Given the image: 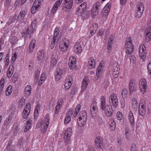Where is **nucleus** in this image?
<instances>
[{
  "instance_id": "nucleus-1",
  "label": "nucleus",
  "mask_w": 151,
  "mask_h": 151,
  "mask_svg": "<svg viewBox=\"0 0 151 151\" xmlns=\"http://www.w3.org/2000/svg\"><path fill=\"white\" fill-rule=\"evenodd\" d=\"M78 123L80 127L83 126L87 120V115L86 111H82L80 112L78 116Z\"/></svg>"
},
{
  "instance_id": "nucleus-2",
  "label": "nucleus",
  "mask_w": 151,
  "mask_h": 151,
  "mask_svg": "<svg viewBox=\"0 0 151 151\" xmlns=\"http://www.w3.org/2000/svg\"><path fill=\"white\" fill-rule=\"evenodd\" d=\"M144 9V6L142 3L138 4L136 9L134 16L137 18L140 17L142 14Z\"/></svg>"
},
{
  "instance_id": "nucleus-3",
  "label": "nucleus",
  "mask_w": 151,
  "mask_h": 151,
  "mask_svg": "<svg viewBox=\"0 0 151 151\" xmlns=\"http://www.w3.org/2000/svg\"><path fill=\"white\" fill-rule=\"evenodd\" d=\"M72 129L70 127L68 128L66 131L64 136L65 139V145L70 144V137L71 136Z\"/></svg>"
},
{
  "instance_id": "nucleus-4",
  "label": "nucleus",
  "mask_w": 151,
  "mask_h": 151,
  "mask_svg": "<svg viewBox=\"0 0 151 151\" xmlns=\"http://www.w3.org/2000/svg\"><path fill=\"white\" fill-rule=\"evenodd\" d=\"M50 118L48 115H46L42 122H40V125L42 128V131L43 132H45L48 127L49 124Z\"/></svg>"
},
{
  "instance_id": "nucleus-5",
  "label": "nucleus",
  "mask_w": 151,
  "mask_h": 151,
  "mask_svg": "<svg viewBox=\"0 0 151 151\" xmlns=\"http://www.w3.org/2000/svg\"><path fill=\"white\" fill-rule=\"evenodd\" d=\"M109 102L110 105L116 107L119 103L117 96L115 94L110 95L109 99Z\"/></svg>"
},
{
  "instance_id": "nucleus-6",
  "label": "nucleus",
  "mask_w": 151,
  "mask_h": 151,
  "mask_svg": "<svg viewBox=\"0 0 151 151\" xmlns=\"http://www.w3.org/2000/svg\"><path fill=\"white\" fill-rule=\"evenodd\" d=\"M73 4V0H63V10L68 12L67 9L70 10L72 8Z\"/></svg>"
},
{
  "instance_id": "nucleus-7",
  "label": "nucleus",
  "mask_w": 151,
  "mask_h": 151,
  "mask_svg": "<svg viewBox=\"0 0 151 151\" xmlns=\"http://www.w3.org/2000/svg\"><path fill=\"white\" fill-rule=\"evenodd\" d=\"M142 44L139 48V55L140 58L142 59H145L146 57L147 51L145 46V43Z\"/></svg>"
},
{
  "instance_id": "nucleus-8",
  "label": "nucleus",
  "mask_w": 151,
  "mask_h": 151,
  "mask_svg": "<svg viewBox=\"0 0 151 151\" xmlns=\"http://www.w3.org/2000/svg\"><path fill=\"white\" fill-rule=\"evenodd\" d=\"M96 147L102 149L104 147L103 138L101 136H97L95 140Z\"/></svg>"
},
{
  "instance_id": "nucleus-9",
  "label": "nucleus",
  "mask_w": 151,
  "mask_h": 151,
  "mask_svg": "<svg viewBox=\"0 0 151 151\" xmlns=\"http://www.w3.org/2000/svg\"><path fill=\"white\" fill-rule=\"evenodd\" d=\"M129 92L132 94L136 91L137 86L136 82L133 79H131L129 81Z\"/></svg>"
},
{
  "instance_id": "nucleus-10",
  "label": "nucleus",
  "mask_w": 151,
  "mask_h": 151,
  "mask_svg": "<svg viewBox=\"0 0 151 151\" xmlns=\"http://www.w3.org/2000/svg\"><path fill=\"white\" fill-rule=\"evenodd\" d=\"M69 42L66 39H64L60 45V47L61 51L65 52L67 51L69 47Z\"/></svg>"
},
{
  "instance_id": "nucleus-11",
  "label": "nucleus",
  "mask_w": 151,
  "mask_h": 151,
  "mask_svg": "<svg viewBox=\"0 0 151 151\" xmlns=\"http://www.w3.org/2000/svg\"><path fill=\"white\" fill-rule=\"evenodd\" d=\"M30 109L31 104L29 103H27L22 114V116L24 119L28 118L30 112Z\"/></svg>"
},
{
  "instance_id": "nucleus-12",
  "label": "nucleus",
  "mask_w": 151,
  "mask_h": 151,
  "mask_svg": "<svg viewBox=\"0 0 151 151\" xmlns=\"http://www.w3.org/2000/svg\"><path fill=\"white\" fill-rule=\"evenodd\" d=\"M33 32V28L29 27L25 31L22 33V37L25 39L30 38L31 37V35Z\"/></svg>"
},
{
  "instance_id": "nucleus-13",
  "label": "nucleus",
  "mask_w": 151,
  "mask_h": 151,
  "mask_svg": "<svg viewBox=\"0 0 151 151\" xmlns=\"http://www.w3.org/2000/svg\"><path fill=\"white\" fill-rule=\"evenodd\" d=\"M65 72L64 69H60L59 68H57L55 71V75L56 81L60 80L62 78V76Z\"/></svg>"
},
{
  "instance_id": "nucleus-14",
  "label": "nucleus",
  "mask_w": 151,
  "mask_h": 151,
  "mask_svg": "<svg viewBox=\"0 0 151 151\" xmlns=\"http://www.w3.org/2000/svg\"><path fill=\"white\" fill-rule=\"evenodd\" d=\"M100 99L101 101L100 108L103 110H106L110 105L106 104V99L104 96H101Z\"/></svg>"
},
{
  "instance_id": "nucleus-15",
  "label": "nucleus",
  "mask_w": 151,
  "mask_h": 151,
  "mask_svg": "<svg viewBox=\"0 0 151 151\" xmlns=\"http://www.w3.org/2000/svg\"><path fill=\"white\" fill-rule=\"evenodd\" d=\"M139 84L141 92L144 94L146 91L147 87V82L146 80L145 79H141Z\"/></svg>"
},
{
  "instance_id": "nucleus-16",
  "label": "nucleus",
  "mask_w": 151,
  "mask_h": 151,
  "mask_svg": "<svg viewBox=\"0 0 151 151\" xmlns=\"http://www.w3.org/2000/svg\"><path fill=\"white\" fill-rule=\"evenodd\" d=\"M76 58L73 56L69 58L68 65L70 70H73L76 66Z\"/></svg>"
},
{
  "instance_id": "nucleus-17",
  "label": "nucleus",
  "mask_w": 151,
  "mask_h": 151,
  "mask_svg": "<svg viewBox=\"0 0 151 151\" xmlns=\"http://www.w3.org/2000/svg\"><path fill=\"white\" fill-rule=\"evenodd\" d=\"M111 7L110 4H107L104 7L101 11V14L104 17H106L109 14Z\"/></svg>"
},
{
  "instance_id": "nucleus-18",
  "label": "nucleus",
  "mask_w": 151,
  "mask_h": 151,
  "mask_svg": "<svg viewBox=\"0 0 151 151\" xmlns=\"http://www.w3.org/2000/svg\"><path fill=\"white\" fill-rule=\"evenodd\" d=\"M103 73L104 68H101L100 67H98L96 70V74L97 78H95V81H98L102 77Z\"/></svg>"
},
{
  "instance_id": "nucleus-19",
  "label": "nucleus",
  "mask_w": 151,
  "mask_h": 151,
  "mask_svg": "<svg viewBox=\"0 0 151 151\" xmlns=\"http://www.w3.org/2000/svg\"><path fill=\"white\" fill-rule=\"evenodd\" d=\"M74 52L77 54L81 53L82 50V47L80 43H76L74 48Z\"/></svg>"
},
{
  "instance_id": "nucleus-20",
  "label": "nucleus",
  "mask_w": 151,
  "mask_h": 151,
  "mask_svg": "<svg viewBox=\"0 0 151 151\" xmlns=\"http://www.w3.org/2000/svg\"><path fill=\"white\" fill-rule=\"evenodd\" d=\"M97 102L96 99H94L91 104L90 107V111L91 114L94 113V112L97 110Z\"/></svg>"
},
{
  "instance_id": "nucleus-21",
  "label": "nucleus",
  "mask_w": 151,
  "mask_h": 151,
  "mask_svg": "<svg viewBox=\"0 0 151 151\" xmlns=\"http://www.w3.org/2000/svg\"><path fill=\"white\" fill-rule=\"evenodd\" d=\"M128 119L130 124L133 125L134 124V118L133 114L132 112L129 111L127 116Z\"/></svg>"
},
{
  "instance_id": "nucleus-22",
  "label": "nucleus",
  "mask_w": 151,
  "mask_h": 151,
  "mask_svg": "<svg viewBox=\"0 0 151 151\" xmlns=\"http://www.w3.org/2000/svg\"><path fill=\"white\" fill-rule=\"evenodd\" d=\"M58 60L57 57L55 55H53L50 60V65L51 68H53L56 65Z\"/></svg>"
},
{
  "instance_id": "nucleus-23",
  "label": "nucleus",
  "mask_w": 151,
  "mask_h": 151,
  "mask_svg": "<svg viewBox=\"0 0 151 151\" xmlns=\"http://www.w3.org/2000/svg\"><path fill=\"white\" fill-rule=\"evenodd\" d=\"M133 51V46L131 47L128 46H125V52L126 54L125 58L127 59L129 58L128 55L131 54Z\"/></svg>"
},
{
  "instance_id": "nucleus-24",
  "label": "nucleus",
  "mask_w": 151,
  "mask_h": 151,
  "mask_svg": "<svg viewBox=\"0 0 151 151\" xmlns=\"http://www.w3.org/2000/svg\"><path fill=\"white\" fill-rule=\"evenodd\" d=\"M87 3L86 2H84L82 3L77 9V11L78 12L80 11V12L84 13L85 11L86 8Z\"/></svg>"
},
{
  "instance_id": "nucleus-25",
  "label": "nucleus",
  "mask_w": 151,
  "mask_h": 151,
  "mask_svg": "<svg viewBox=\"0 0 151 151\" xmlns=\"http://www.w3.org/2000/svg\"><path fill=\"white\" fill-rule=\"evenodd\" d=\"M89 82V80L88 78L85 77L84 78L82 86V91H84L86 89Z\"/></svg>"
},
{
  "instance_id": "nucleus-26",
  "label": "nucleus",
  "mask_w": 151,
  "mask_h": 151,
  "mask_svg": "<svg viewBox=\"0 0 151 151\" xmlns=\"http://www.w3.org/2000/svg\"><path fill=\"white\" fill-rule=\"evenodd\" d=\"M59 29L58 28H55L54 32V35L53 39L55 40L54 42H58L59 40Z\"/></svg>"
},
{
  "instance_id": "nucleus-27",
  "label": "nucleus",
  "mask_w": 151,
  "mask_h": 151,
  "mask_svg": "<svg viewBox=\"0 0 151 151\" xmlns=\"http://www.w3.org/2000/svg\"><path fill=\"white\" fill-rule=\"evenodd\" d=\"M105 112L106 116L110 117L112 116V114L113 113V110L111 106H109L107 109L104 110Z\"/></svg>"
},
{
  "instance_id": "nucleus-28",
  "label": "nucleus",
  "mask_w": 151,
  "mask_h": 151,
  "mask_svg": "<svg viewBox=\"0 0 151 151\" xmlns=\"http://www.w3.org/2000/svg\"><path fill=\"white\" fill-rule=\"evenodd\" d=\"M112 73L114 77L115 78H117L118 76L119 73V69L117 66H114L112 69Z\"/></svg>"
},
{
  "instance_id": "nucleus-29",
  "label": "nucleus",
  "mask_w": 151,
  "mask_h": 151,
  "mask_svg": "<svg viewBox=\"0 0 151 151\" xmlns=\"http://www.w3.org/2000/svg\"><path fill=\"white\" fill-rule=\"evenodd\" d=\"M88 63H89L88 68L89 69H91L95 68V61L93 57H91L89 58Z\"/></svg>"
},
{
  "instance_id": "nucleus-30",
  "label": "nucleus",
  "mask_w": 151,
  "mask_h": 151,
  "mask_svg": "<svg viewBox=\"0 0 151 151\" xmlns=\"http://www.w3.org/2000/svg\"><path fill=\"white\" fill-rule=\"evenodd\" d=\"M36 43V41L34 39H32L31 41L29 46V52H32L34 50Z\"/></svg>"
},
{
  "instance_id": "nucleus-31",
  "label": "nucleus",
  "mask_w": 151,
  "mask_h": 151,
  "mask_svg": "<svg viewBox=\"0 0 151 151\" xmlns=\"http://www.w3.org/2000/svg\"><path fill=\"white\" fill-rule=\"evenodd\" d=\"M14 70V67L13 66H10L6 72L7 75L9 78L12 77Z\"/></svg>"
},
{
  "instance_id": "nucleus-32",
  "label": "nucleus",
  "mask_w": 151,
  "mask_h": 151,
  "mask_svg": "<svg viewBox=\"0 0 151 151\" xmlns=\"http://www.w3.org/2000/svg\"><path fill=\"white\" fill-rule=\"evenodd\" d=\"M145 106L144 105H141V107H139V115L142 116H143L145 113Z\"/></svg>"
},
{
  "instance_id": "nucleus-33",
  "label": "nucleus",
  "mask_w": 151,
  "mask_h": 151,
  "mask_svg": "<svg viewBox=\"0 0 151 151\" xmlns=\"http://www.w3.org/2000/svg\"><path fill=\"white\" fill-rule=\"evenodd\" d=\"M32 90L31 86L30 85H27V86L24 89V92L25 95L27 96H29L30 95Z\"/></svg>"
},
{
  "instance_id": "nucleus-34",
  "label": "nucleus",
  "mask_w": 151,
  "mask_h": 151,
  "mask_svg": "<svg viewBox=\"0 0 151 151\" xmlns=\"http://www.w3.org/2000/svg\"><path fill=\"white\" fill-rule=\"evenodd\" d=\"M110 125V129L111 131H114L115 128L116 123L114 120L111 119L109 122Z\"/></svg>"
},
{
  "instance_id": "nucleus-35",
  "label": "nucleus",
  "mask_w": 151,
  "mask_h": 151,
  "mask_svg": "<svg viewBox=\"0 0 151 151\" xmlns=\"http://www.w3.org/2000/svg\"><path fill=\"white\" fill-rule=\"evenodd\" d=\"M12 118V116L10 115H9V116L6 118L4 124V126H6V128L7 127L8 124L11 122Z\"/></svg>"
},
{
  "instance_id": "nucleus-36",
  "label": "nucleus",
  "mask_w": 151,
  "mask_h": 151,
  "mask_svg": "<svg viewBox=\"0 0 151 151\" xmlns=\"http://www.w3.org/2000/svg\"><path fill=\"white\" fill-rule=\"evenodd\" d=\"M26 12L24 11H22L19 13L17 17V19L19 21H21L24 17L26 15Z\"/></svg>"
},
{
  "instance_id": "nucleus-37",
  "label": "nucleus",
  "mask_w": 151,
  "mask_h": 151,
  "mask_svg": "<svg viewBox=\"0 0 151 151\" xmlns=\"http://www.w3.org/2000/svg\"><path fill=\"white\" fill-rule=\"evenodd\" d=\"M145 42L148 43L151 40V32L150 33L145 32Z\"/></svg>"
},
{
  "instance_id": "nucleus-38",
  "label": "nucleus",
  "mask_w": 151,
  "mask_h": 151,
  "mask_svg": "<svg viewBox=\"0 0 151 151\" xmlns=\"http://www.w3.org/2000/svg\"><path fill=\"white\" fill-rule=\"evenodd\" d=\"M138 105V103L137 101V100L135 98H133L132 99V108L134 109H137Z\"/></svg>"
},
{
  "instance_id": "nucleus-39",
  "label": "nucleus",
  "mask_w": 151,
  "mask_h": 151,
  "mask_svg": "<svg viewBox=\"0 0 151 151\" xmlns=\"http://www.w3.org/2000/svg\"><path fill=\"white\" fill-rule=\"evenodd\" d=\"M114 39V37L112 36H111L109 38L108 42L107 45V49L108 50H110L112 47V41Z\"/></svg>"
},
{
  "instance_id": "nucleus-40",
  "label": "nucleus",
  "mask_w": 151,
  "mask_h": 151,
  "mask_svg": "<svg viewBox=\"0 0 151 151\" xmlns=\"http://www.w3.org/2000/svg\"><path fill=\"white\" fill-rule=\"evenodd\" d=\"M12 87L9 86L6 91L5 94L7 96H9L11 93L12 92Z\"/></svg>"
},
{
  "instance_id": "nucleus-41",
  "label": "nucleus",
  "mask_w": 151,
  "mask_h": 151,
  "mask_svg": "<svg viewBox=\"0 0 151 151\" xmlns=\"http://www.w3.org/2000/svg\"><path fill=\"white\" fill-rule=\"evenodd\" d=\"M131 38L130 37H128L127 40L126 45L125 46H128L131 47L133 46V45L131 42Z\"/></svg>"
},
{
  "instance_id": "nucleus-42",
  "label": "nucleus",
  "mask_w": 151,
  "mask_h": 151,
  "mask_svg": "<svg viewBox=\"0 0 151 151\" xmlns=\"http://www.w3.org/2000/svg\"><path fill=\"white\" fill-rule=\"evenodd\" d=\"M32 121V118H29L27 122L25 127L28 128L30 129L31 125V123Z\"/></svg>"
},
{
  "instance_id": "nucleus-43",
  "label": "nucleus",
  "mask_w": 151,
  "mask_h": 151,
  "mask_svg": "<svg viewBox=\"0 0 151 151\" xmlns=\"http://www.w3.org/2000/svg\"><path fill=\"white\" fill-rule=\"evenodd\" d=\"M62 107V105L59 103H57V105L56 106L55 109V113L56 114L58 113L59 111V109H60Z\"/></svg>"
},
{
  "instance_id": "nucleus-44",
  "label": "nucleus",
  "mask_w": 151,
  "mask_h": 151,
  "mask_svg": "<svg viewBox=\"0 0 151 151\" xmlns=\"http://www.w3.org/2000/svg\"><path fill=\"white\" fill-rule=\"evenodd\" d=\"M4 78L1 79L0 81V92H1L3 88L4 83Z\"/></svg>"
},
{
  "instance_id": "nucleus-45",
  "label": "nucleus",
  "mask_w": 151,
  "mask_h": 151,
  "mask_svg": "<svg viewBox=\"0 0 151 151\" xmlns=\"http://www.w3.org/2000/svg\"><path fill=\"white\" fill-rule=\"evenodd\" d=\"M99 12L94 9V6H93L91 10V14L92 16L93 15L95 17L98 15Z\"/></svg>"
},
{
  "instance_id": "nucleus-46",
  "label": "nucleus",
  "mask_w": 151,
  "mask_h": 151,
  "mask_svg": "<svg viewBox=\"0 0 151 151\" xmlns=\"http://www.w3.org/2000/svg\"><path fill=\"white\" fill-rule=\"evenodd\" d=\"M5 64V66L7 67L9 63V54H6L4 61Z\"/></svg>"
},
{
  "instance_id": "nucleus-47",
  "label": "nucleus",
  "mask_w": 151,
  "mask_h": 151,
  "mask_svg": "<svg viewBox=\"0 0 151 151\" xmlns=\"http://www.w3.org/2000/svg\"><path fill=\"white\" fill-rule=\"evenodd\" d=\"M45 53L44 50L39 51L37 53V55L39 56H40V57L44 58L45 57Z\"/></svg>"
},
{
  "instance_id": "nucleus-48",
  "label": "nucleus",
  "mask_w": 151,
  "mask_h": 151,
  "mask_svg": "<svg viewBox=\"0 0 151 151\" xmlns=\"http://www.w3.org/2000/svg\"><path fill=\"white\" fill-rule=\"evenodd\" d=\"M73 81V78L71 76H68L66 78L65 82L66 83L72 84Z\"/></svg>"
},
{
  "instance_id": "nucleus-49",
  "label": "nucleus",
  "mask_w": 151,
  "mask_h": 151,
  "mask_svg": "<svg viewBox=\"0 0 151 151\" xmlns=\"http://www.w3.org/2000/svg\"><path fill=\"white\" fill-rule=\"evenodd\" d=\"M125 136L127 140L129 139V131L128 128H127L125 129Z\"/></svg>"
},
{
  "instance_id": "nucleus-50",
  "label": "nucleus",
  "mask_w": 151,
  "mask_h": 151,
  "mask_svg": "<svg viewBox=\"0 0 151 151\" xmlns=\"http://www.w3.org/2000/svg\"><path fill=\"white\" fill-rule=\"evenodd\" d=\"M98 28V24L96 23H94L92 24L90 28V30L93 29L97 30Z\"/></svg>"
},
{
  "instance_id": "nucleus-51",
  "label": "nucleus",
  "mask_w": 151,
  "mask_h": 151,
  "mask_svg": "<svg viewBox=\"0 0 151 151\" xmlns=\"http://www.w3.org/2000/svg\"><path fill=\"white\" fill-rule=\"evenodd\" d=\"M117 118L119 120H121L122 119L123 115L122 113L120 111H118L117 112L116 114Z\"/></svg>"
},
{
  "instance_id": "nucleus-52",
  "label": "nucleus",
  "mask_w": 151,
  "mask_h": 151,
  "mask_svg": "<svg viewBox=\"0 0 151 151\" xmlns=\"http://www.w3.org/2000/svg\"><path fill=\"white\" fill-rule=\"evenodd\" d=\"M46 76L45 74V73H43L41 76L40 80L41 82H43L46 79Z\"/></svg>"
},
{
  "instance_id": "nucleus-53",
  "label": "nucleus",
  "mask_w": 151,
  "mask_h": 151,
  "mask_svg": "<svg viewBox=\"0 0 151 151\" xmlns=\"http://www.w3.org/2000/svg\"><path fill=\"white\" fill-rule=\"evenodd\" d=\"M70 116L67 115L64 119V122L65 124H68L70 121Z\"/></svg>"
},
{
  "instance_id": "nucleus-54",
  "label": "nucleus",
  "mask_w": 151,
  "mask_h": 151,
  "mask_svg": "<svg viewBox=\"0 0 151 151\" xmlns=\"http://www.w3.org/2000/svg\"><path fill=\"white\" fill-rule=\"evenodd\" d=\"M40 4L38 1V0H35L34 2L33 6L37 7V8L40 7Z\"/></svg>"
},
{
  "instance_id": "nucleus-55",
  "label": "nucleus",
  "mask_w": 151,
  "mask_h": 151,
  "mask_svg": "<svg viewBox=\"0 0 151 151\" xmlns=\"http://www.w3.org/2000/svg\"><path fill=\"white\" fill-rule=\"evenodd\" d=\"M18 78V75L17 74L14 73L12 78V79L14 81L16 82L17 81Z\"/></svg>"
},
{
  "instance_id": "nucleus-56",
  "label": "nucleus",
  "mask_w": 151,
  "mask_h": 151,
  "mask_svg": "<svg viewBox=\"0 0 151 151\" xmlns=\"http://www.w3.org/2000/svg\"><path fill=\"white\" fill-rule=\"evenodd\" d=\"M94 6V9H96V10L99 12L100 11L102 8L101 5L100 4H97L95 5Z\"/></svg>"
},
{
  "instance_id": "nucleus-57",
  "label": "nucleus",
  "mask_w": 151,
  "mask_h": 151,
  "mask_svg": "<svg viewBox=\"0 0 151 151\" xmlns=\"http://www.w3.org/2000/svg\"><path fill=\"white\" fill-rule=\"evenodd\" d=\"M12 147V143L11 142H9L7 145L6 150H7V151L9 150H10L11 148Z\"/></svg>"
},
{
  "instance_id": "nucleus-58",
  "label": "nucleus",
  "mask_w": 151,
  "mask_h": 151,
  "mask_svg": "<svg viewBox=\"0 0 151 151\" xmlns=\"http://www.w3.org/2000/svg\"><path fill=\"white\" fill-rule=\"evenodd\" d=\"M63 0H58L56 1L54 5L58 7L60 5L62 2L63 3Z\"/></svg>"
},
{
  "instance_id": "nucleus-59",
  "label": "nucleus",
  "mask_w": 151,
  "mask_h": 151,
  "mask_svg": "<svg viewBox=\"0 0 151 151\" xmlns=\"http://www.w3.org/2000/svg\"><path fill=\"white\" fill-rule=\"evenodd\" d=\"M81 106L80 105H78L75 108V113H76V114H78L79 112V110L81 109Z\"/></svg>"
},
{
  "instance_id": "nucleus-60",
  "label": "nucleus",
  "mask_w": 151,
  "mask_h": 151,
  "mask_svg": "<svg viewBox=\"0 0 151 151\" xmlns=\"http://www.w3.org/2000/svg\"><path fill=\"white\" fill-rule=\"evenodd\" d=\"M72 84H70V83H66V82H65L64 86L65 89L66 90L69 89L70 87Z\"/></svg>"
},
{
  "instance_id": "nucleus-61",
  "label": "nucleus",
  "mask_w": 151,
  "mask_h": 151,
  "mask_svg": "<svg viewBox=\"0 0 151 151\" xmlns=\"http://www.w3.org/2000/svg\"><path fill=\"white\" fill-rule=\"evenodd\" d=\"M147 69L150 74V77L151 78V62L148 65Z\"/></svg>"
},
{
  "instance_id": "nucleus-62",
  "label": "nucleus",
  "mask_w": 151,
  "mask_h": 151,
  "mask_svg": "<svg viewBox=\"0 0 151 151\" xmlns=\"http://www.w3.org/2000/svg\"><path fill=\"white\" fill-rule=\"evenodd\" d=\"M73 113V111L70 109H68L67 111L66 115L70 116Z\"/></svg>"
},
{
  "instance_id": "nucleus-63",
  "label": "nucleus",
  "mask_w": 151,
  "mask_h": 151,
  "mask_svg": "<svg viewBox=\"0 0 151 151\" xmlns=\"http://www.w3.org/2000/svg\"><path fill=\"white\" fill-rule=\"evenodd\" d=\"M37 23V21L36 19L34 20L32 22L31 24V26L30 27H32L33 28L35 27L36 26V24Z\"/></svg>"
},
{
  "instance_id": "nucleus-64",
  "label": "nucleus",
  "mask_w": 151,
  "mask_h": 151,
  "mask_svg": "<svg viewBox=\"0 0 151 151\" xmlns=\"http://www.w3.org/2000/svg\"><path fill=\"white\" fill-rule=\"evenodd\" d=\"M58 7H57L55 6V5H54V6H53V7L51 10L52 12V13H55L58 9Z\"/></svg>"
}]
</instances>
